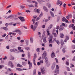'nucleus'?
I'll use <instances>...</instances> for the list:
<instances>
[{
	"label": "nucleus",
	"instance_id": "1",
	"mask_svg": "<svg viewBox=\"0 0 75 75\" xmlns=\"http://www.w3.org/2000/svg\"><path fill=\"white\" fill-rule=\"evenodd\" d=\"M46 31L48 35H50V36L49 37V43H52V38H53L52 35H50L51 34L50 33V31L48 30V29H47Z\"/></svg>",
	"mask_w": 75,
	"mask_h": 75
},
{
	"label": "nucleus",
	"instance_id": "2",
	"mask_svg": "<svg viewBox=\"0 0 75 75\" xmlns=\"http://www.w3.org/2000/svg\"><path fill=\"white\" fill-rule=\"evenodd\" d=\"M46 56H47V52H46V51H44L43 54H42V59H45V58Z\"/></svg>",
	"mask_w": 75,
	"mask_h": 75
},
{
	"label": "nucleus",
	"instance_id": "3",
	"mask_svg": "<svg viewBox=\"0 0 75 75\" xmlns=\"http://www.w3.org/2000/svg\"><path fill=\"white\" fill-rule=\"evenodd\" d=\"M18 18L21 21L23 22V21H25V20L24 19V18L22 17H18Z\"/></svg>",
	"mask_w": 75,
	"mask_h": 75
},
{
	"label": "nucleus",
	"instance_id": "4",
	"mask_svg": "<svg viewBox=\"0 0 75 75\" xmlns=\"http://www.w3.org/2000/svg\"><path fill=\"white\" fill-rule=\"evenodd\" d=\"M62 21H65V22L67 23H69V22L68 21V20L65 18L64 17L62 18Z\"/></svg>",
	"mask_w": 75,
	"mask_h": 75
},
{
	"label": "nucleus",
	"instance_id": "5",
	"mask_svg": "<svg viewBox=\"0 0 75 75\" xmlns=\"http://www.w3.org/2000/svg\"><path fill=\"white\" fill-rule=\"evenodd\" d=\"M31 28L32 29H33V31H35V29H36V26H33V25H31Z\"/></svg>",
	"mask_w": 75,
	"mask_h": 75
},
{
	"label": "nucleus",
	"instance_id": "6",
	"mask_svg": "<svg viewBox=\"0 0 75 75\" xmlns=\"http://www.w3.org/2000/svg\"><path fill=\"white\" fill-rule=\"evenodd\" d=\"M28 64L29 65V67L30 69H31V67H32V63L30 62V60L28 61Z\"/></svg>",
	"mask_w": 75,
	"mask_h": 75
},
{
	"label": "nucleus",
	"instance_id": "7",
	"mask_svg": "<svg viewBox=\"0 0 75 75\" xmlns=\"http://www.w3.org/2000/svg\"><path fill=\"white\" fill-rule=\"evenodd\" d=\"M64 30V26L62 25H61L59 29V31H62Z\"/></svg>",
	"mask_w": 75,
	"mask_h": 75
},
{
	"label": "nucleus",
	"instance_id": "8",
	"mask_svg": "<svg viewBox=\"0 0 75 75\" xmlns=\"http://www.w3.org/2000/svg\"><path fill=\"white\" fill-rule=\"evenodd\" d=\"M17 51V49H13L10 50V51L13 52H16V51Z\"/></svg>",
	"mask_w": 75,
	"mask_h": 75
},
{
	"label": "nucleus",
	"instance_id": "9",
	"mask_svg": "<svg viewBox=\"0 0 75 75\" xmlns=\"http://www.w3.org/2000/svg\"><path fill=\"white\" fill-rule=\"evenodd\" d=\"M43 10L44 11H45L47 13L48 12V9L45 6H43Z\"/></svg>",
	"mask_w": 75,
	"mask_h": 75
},
{
	"label": "nucleus",
	"instance_id": "10",
	"mask_svg": "<svg viewBox=\"0 0 75 75\" xmlns=\"http://www.w3.org/2000/svg\"><path fill=\"white\" fill-rule=\"evenodd\" d=\"M34 11L35 13H40V9H38L37 8H35L34 10Z\"/></svg>",
	"mask_w": 75,
	"mask_h": 75
},
{
	"label": "nucleus",
	"instance_id": "11",
	"mask_svg": "<svg viewBox=\"0 0 75 75\" xmlns=\"http://www.w3.org/2000/svg\"><path fill=\"white\" fill-rule=\"evenodd\" d=\"M60 44L62 46L64 44V40L62 39H61L60 41Z\"/></svg>",
	"mask_w": 75,
	"mask_h": 75
},
{
	"label": "nucleus",
	"instance_id": "12",
	"mask_svg": "<svg viewBox=\"0 0 75 75\" xmlns=\"http://www.w3.org/2000/svg\"><path fill=\"white\" fill-rule=\"evenodd\" d=\"M42 14H40V15H39V17H38L36 19V21H38V20H40V18H41V17H41L42 16Z\"/></svg>",
	"mask_w": 75,
	"mask_h": 75
},
{
	"label": "nucleus",
	"instance_id": "13",
	"mask_svg": "<svg viewBox=\"0 0 75 75\" xmlns=\"http://www.w3.org/2000/svg\"><path fill=\"white\" fill-rule=\"evenodd\" d=\"M35 59H36L35 58H33V62L34 65H36V64H35Z\"/></svg>",
	"mask_w": 75,
	"mask_h": 75
},
{
	"label": "nucleus",
	"instance_id": "14",
	"mask_svg": "<svg viewBox=\"0 0 75 75\" xmlns=\"http://www.w3.org/2000/svg\"><path fill=\"white\" fill-rule=\"evenodd\" d=\"M51 56L52 58H54L55 57V53H54L53 52V53L51 54Z\"/></svg>",
	"mask_w": 75,
	"mask_h": 75
},
{
	"label": "nucleus",
	"instance_id": "15",
	"mask_svg": "<svg viewBox=\"0 0 75 75\" xmlns=\"http://www.w3.org/2000/svg\"><path fill=\"white\" fill-rule=\"evenodd\" d=\"M56 41H57V39L56 38H54L53 39V40H52V43H54V42H55V41L56 42Z\"/></svg>",
	"mask_w": 75,
	"mask_h": 75
},
{
	"label": "nucleus",
	"instance_id": "16",
	"mask_svg": "<svg viewBox=\"0 0 75 75\" xmlns=\"http://www.w3.org/2000/svg\"><path fill=\"white\" fill-rule=\"evenodd\" d=\"M30 40L31 43H33V38L32 37H30Z\"/></svg>",
	"mask_w": 75,
	"mask_h": 75
},
{
	"label": "nucleus",
	"instance_id": "17",
	"mask_svg": "<svg viewBox=\"0 0 75 75\" xmlns=\"http://www.w3.org/2000/svg\"><path fill=\"white\" fill-rule=\"evenodd\" d=\"M52 26H53V25H52V24H51L49 26V27L48 28V30H50V29H51V28L52 27Z\"/></svg>",
	"mask_w": 75,
	"mask_h": 75
},
{
	"label": "nucleus",
	"instance_id": "18",
	"mask_svg": "<svg viewBox=\"0 0 75 75\" xmlns=\"http://www.w3.org/2000/svg\"><path fill=\"white\" fill-rule=\"evenodd\" d=\"M61 1L59 0L57 1V5H59V4H60V3H61Z\"/></svg>",
	"mask_w": 75,
	"mask_h": 75
},
{
	"label": "nucleus",
	"instance_id": "19",
	"mask_svg": "<svg viewBox=\"0 0 75 75\" xmlns=\"http://www.w3.org/2000/svg\"><path fill=\"white\" fill-rule=\"evenodd\" d=\"M43 42L44 43H46L47 42V40H46V38L44 37L43 39Z\"/></svg>",
	"mask_w": 75,
	"mask_h": 75
},
{
	"label": "nucleus",
	"instance_id": "20",
	"mask_svg": "<svg viewBox=\"0 0 75 75\" xmlns=\"http://www.w3.org/2000/svg\"><path fill=\"white\" fill-rule=\"evenodd\" d=\"M60 37L61 38H64V35L62 33H61L60 35Z\"/></svg>",
	"mask_w": 75,
	"mask_h": 75
},
{
	"label": "nucleus",
	"instance_id": "21",
	"mask_svg": "<svg viewBox=\"0 0 75 75\" xmlns=\"http://www.w3.org/2000/svg\"><path fill=\"white\" fill-rule=\"evenodd\" d=\"M55 67V65L54 64H53L52 66V70L54 69Z\"/></svg>",
	"mask_w": 75,
	"mask_h": 75
},
{
	"label": "nucleus",
	"instance_id": "22",
	"mask_svg": "<svg viewBox=\"0 0 75 75\" xmlns=\"http://www.w3.org/2000/svg\"><path fill=\"white\" fill-rule=\"evenodd\" d=\"M8 18H10L11 19L12 18H14V16H13V15H11L8 16Z\"/></svg>",
	"mask_w": 75,
	"mask_h": 75
},
{
	"label": "nucleus",
	"instance_id": "23",
	"mask_svg": "<svg viewBox=\"0 0 75 75\" xmlns=\"http://www.w3.org/2000/svg\"><path fill=\"white\" fill-rule=\"evenodd\" d=\"M17 67H20V68H21V67H23L22 65H21L19 64H18L17 65Z\"/></svg>",
	"mask_w": 75,
	"mask_h": 75
},
{
	"label": "nucleus",
	"instance_id": "24",
	"mask_svg": "<svg viewBox=\"0 0 75 75\" xmlns=\"http://www.w3.org/2000/svg\"><path fill=\"white\" fill-rule=\"evenodd\" d=\"M45 61L46 64H48V58H47L46 57L45 58Z\"/></svg>",
	"mask_w": 75,
	"mask_h": 75
},
{
	"label": "nucleus",
	"instance_id": "25",
	"mask_svg": "<svg viewBox=\"0 0 75 75\" xmlns=\"http://www.w3.org/2000/svg\"><path fill=\"white\" fill-rule=\"evenodd\" d=\"M55 73H56V74H59V70L55 69Z\"/></svg>",
	"mask_w": 75,
	"mask_h": 75
},
{
	"label": "nucleus",
	"instance_id": "26",
	"mask_svg": "<svg viewBox=\"0 0 75 75\" xmlns=\"http://www.w3.org/2000/svg\"><path fill=\"white\" fill-rule=\"evenodd\" d=\"M51 15L52 17H54V13L52 12L51 11L50 12Z\"/></svg>",
	"mask_w": 75,
	"mask_h": 75
},
{
	"label": "nucleus",
	"instance_id": "27",
	"mask_svg": "<svg viewBox=\"0 0 75 75\" xmlns=\"http://www.w3.org/2000/svg\"><path fill=\"white\" fill-rule=\"evenodd\" d=\"M16 70H17L18 71H23V69L20 68H16Z\"/></svg>",
	"mask_w": 75,
	"mask_h": 75
},
{
	"label": "nucleus",
	"instance_id": "28",
	"mask_svg": "<svg viewBox=\"0 0 75 75\" xmlns=\"http://www.w3.org/2000/svg\"><path fill=\"white\" fill-rule=\"evenodd\" d=\"M37 1L39 3H42V0H37Z\"/></svg>",
	"mask_w": 75,
	"mask_h": 75
},
{
	"label": "nucleus",
	"instance_id": "29",
	"mask_svg": "<svg viewBox=\"0 0 75 75\" xmlns=\"http://www.w3.org/2000/svg\"><path fill=\"white\" fill-rule=\"evenodd\" d=\"M25 50H27V51L30 50V48L28 47H25Z\"/></svg>",
	"mask_w": 75,
	"mask_h": 75
},
{
	"label": "nucleus",
	"instance_id": "30",
	"mask_svg": "<svg viewBox=\"0 0 75 75\" xmlns=\"http://www.w3.org/2000/svg\"><path fill=\"white\" fill-rule=\"evenodd\" d=\"M21 31L19 30H16L15 31H14V32H16V33H19Z\"/></svg>",
	"mask_w": 75,
	"mask_h": 75
},
{
	"label": "nucleus",
	"instance_id": "31",
	"mask_svg": "<svg viewBox=\"0 0 75 75\" xmlns=\"http://www.w3.org/2000/svg\"><path fill=\"white\" fill-rule=\"evenodd\" d=\"M74 26V24H72L70 25L69 26V28H71V27H72Z\"/></svg>",
	"mask_w": 75,
	"mask_h": 75
},
{
	"label": "nucleus",
	"instance_id": "32",
	"mask_svg": "<svg viewBox=\"0 0 75 75\" xmlns=\"http://www.w3.org/2000/svg\"><path fill=\"white\" fill-rule=\"evenodd\" d=\"M3 29H4V30L6 31H7V30H8V28H7L6 27H3Z\"/></svg>",
	"mask_w": 75,
	"mask_h": 75
},
{
	"label": "nucleus",
	"instance_id": "33",
	"mask_svg": "<svg viewBox=\"0 0 75 75\" xmlns=\"http://www.w3.org/2000/svg\"><path fill=\"white\" fill-rule=\"evenodd\" d=\"M36 71L35 69L33 71V75H35V74H36Z\"/></svg>",
	"mask_w": 75,
	"mask_h": 75
},
{
	"label": "nucleus",
	"instance_id": "34",
	"mask_svg": "<svg viewBox=\"0 0 75 75\" xmlns=\"http://www.w3.org/2000/svg\"><path fill=\"white\" fill-rule=\"evenodd\" d=\"M41 72L42 74H45V72H44V70H43V69H41Z\"/></svg>",
	"mask_w": 75,
	"mask_h": 75
},
{
	"label": "nucleus",
	"instance_id": "35",
	"mask_svg": "<svg viewBox=\"0 0 75 75\" xmlns=\"http://www.w3.org/2000/svg\"><path fill=\"white\" fill-rule=\"evenodd\" d=\"M52 34L54 37H57V34L56 33H53Z\"/></svg>",
	"mask_w": 75,
	"mask_h": 75
},
{
	"label": "nucleus",
	"instance_id": "36",
	"mask_svg": "<svg viewBox=\"0 0 75 75\" xmlns=\"http://www.w3.org/2000/svg\"><path fill=\"white\" fill-rule=\"evenodd\" d=\"M39 23V22H37L36 23H35V25H36V27H37L38 26V24Z\"/></svg>",
	"mask_w": 75,
	"mask_h": 75
},
{
	"label": "nucleus",
	"instance_id": "37",
	"mask_svg": "<svg viewBox=\"0 0 75 75\" xmlns=\"http://www.w3.org/2000/svg\"><path fill=\"white\" fill-rule=\"evenodd\" d=\"M22 65H24V66L26 65V63H25L24 62H23L22 63Z\"/></svg>",
	"mask_w": 75,
	"mask_h": 75
},
{
	"label": "nucleus",
	"instance_id": "38",
	"mask_svg": "<svg viewBox=\"0 0 75 75\" xmlns=\"http://www.w3.org/2000/svg\"><path fill=\"white\" fill-rule=\"evenodd\" d=\"M56 42L57 43L58 45H59V44L60 43L59 41V40H56Z\"/></svg>",
	"mask_w": 75,
	"mask_h": 75
},
{
	"label": "nucleus",
	"instance_id": "39",
	"mask_svg": "<svg viewBox=\"0 0 75 75\" xmlns=\"http://www.w3.org/2000/svg\"><path fill=\"white\" fill-rule=\"evenodd\" d=\"M28 7H34V6L32 5H28Z\"/></svg>",
	"mask_w": 75,
	"mask_h": 75
},
{
	"label": "nucleus",
	"instance_id": "40",
	"mask_svg": "<svg viewBox=\"0 0 75 75\" xmlns=\"http://www.w3.org/2000/svg\"><path fill=\"white\" fill-rule=\"evenodd\" d=\"M28 42H29L28 40H27L25 41L26 44V45H28Z\"/></svg>",
	"mask_w": 75,
	"mask_h": 75
},
{
	"label": "nucleus",
	"instance_id": "41",
	"mask_svg": "<svg viewBox=\"0 0 75 75\" xmlns=\"http://www.w3.org/2000/svg\"><path fill=\"white\" fill-rule=\"evenodd\" d=\"M9 64H8V65H9V64H10L11 65V64H12L13 63H12V62L10 61L8 62Z\"/></svg>",
	"mask_w": 75,
	"mask_h": 75
},
{
	"label": "nucleus",
	"instance_id": "42",
	"mask_svg": "<svg viewBox=\"0 0 75 75\" xmlns=\"http://www.w3.org/2000/svg\"><path fill=\"white\" fill-rule=\"evenodd\" d=\"M12 58H10V60H14V57H11Z\"/></svg>",
	"mask_w": 75,
	"mask_h": 75
},
{
	"label": "nucleus",
	"instance_id": "43",
	"mask_svg": "<svg viewBox=\"0 0 75 75\" xmlns=\"http://www.w3.org/2000/svg\"><path fill=\"white\" fill-rule=\"evenodd\" d=\"M56 68H57V69H59V67L58 65H56Z\"/></svg>",
	"mask_w": 75,
	"mask_h": 75
},
{
	"label": "nucleus",
	"instance_id": "44",
	"mask_svg": "<svg viewBox=\"0 0 75 75\" xmlns=\"http://www.w3.org/2000/svg\"><path fill=\"white\" fill-rule=\"evenodd\" d=\"M66 39L67 40H69V38L68 36H66Z\"/></svg>",
	"mask_w": 75,
	"mask_h": 75
},
{
	"label": "nucleus",
	"instance_id": "45",
	"mask_svg": "<svg viewBox=\"0 0 75 75\" xmlns=\"http://www.w3.org/2000/svg\"><path fill=\"white\" fill-rule=\"evenodd\" d=\"M4 67V66L3 65H0V69H2V68Z\"/></svg>",
	"mask_w": 75,
	"mask_h": 75
},
{
	"label": "nucleus",
	"instance_id": "46",
	"mask_svg": "<svg viewBox=\"0 0 75 75\" xmlns=\"http://www.w3.org/2000/svg\"><path fill=\"white\" fill-rule=\"evenodd\" d=\"M8 71H9V72L11 71V69L10 68H8Z\"/></svg>",
	"mask_w": 75,
	"mask_h": 75
},
{
	"label": "nucleus",
	"instance_id": "47",
	"mask_svg": "<svg viewBox=\"0 0 75 75\" xmlns=\"http://www.w3.org/2000/svg\"><path fill=\"white\" fill-rule=\"evenodd\" d=\"M37 57H36V54L35 53L34 56V58H35L36 59Z\"/></svg>",
	"mask_w": 75,
	"mask_h": 75
},
{
	"label": "nucleus",
	"instance_id": "48",
	"mask_svg": "<svg viewBox=\"0 0 75 75\" xmlns=\"http://www.w3.org/2000/svg\"><path fill=\"white\" fill-rule=\"evenodd\" d=\"M37 51L38 52H40V49L38 48L37 49Z\"/></svg>",
	"mask_w": 75,
	"mask_h": 75
},
{
	"label": "nucleus",
	"instance_id": "49",
	"mask_svg": "<svg viewBox=\"0 0 75 75\" xmlns=\"http://www.w3.org/2000/svg\"><path fill=\"white\" fill-rule=\"evenodd\" d=\"M21 7L22 8H25V6H21Z\"/></svg>",
	"mask_w": 75,
	"mask_h": 75
},
{
	"label": "nucleus",
	"instance_id": "50",
	"mask_svg": "<svg viewBox=\"0 0 75 75\" xmlns=\"http://www.w3.org/2000/svg\"><path fill=\"white\" fill-rule=\"evenodd\" d=\"M62 51H63V52H64V53L65 52V49L64 48L63 49Z\"/></svg>",
	"mask_w": 75,
	"mask_h": 75
},
{
	"label": "nucleus",
	"instance_id": "51",
	"mask_svg": "<svg viewBox=\"0 0 75 75\" xmlns=\"http://www.w3.org/2000/svg\"><path fill=\"white\" fill-rule=\"evenodd\" d=\"M8 23H6L5 24V26L6 27H8Z\"/></svg>",
	"mask_w": 75,
	"mask_h": 75
},
{
	"label": "nucleus",
	"instance_id": "52",
	"mask_svg": "<svg viewBox=\"0 0 75 75\" xmlns=\"http://www.w3.org/2000/svg\"><path fill=\"white\" fill-rule=\"evenodd\" d=\"M55 60H56L57 63H58V59H57V58H55Z\"/></svg>",
	"mask_w": 75,
	"mask_h": 75
},
{
	"label": "nucleus",
	"instance_id": "53",
	"mask_svg": "<svg viewBox=\"0 0 75 75\" xmlns=\"http://www.w3.org/2000/svg\"><path fill=\"white\" fill-rule=\"evenodd\" d=\"M72 60L73 61H75V56L73 58Z\"/></svg>",
	"mask_w": 75,
	"mask_h": 75
},
{
	"label": "nucleus",
	"instance_id": "54",
	"mask_svg": "<svg viewBox=\"0 0 75 75\" xmlns=\"http://www.w3.org/2000/svg\"><path fill=\"white\" fill-rule=\"evenodd\" d=\"M7 59V57L6 56H5L3 58V59L4 60H5Z\"/></svg>",
	"mask_w": 75,
	"mask_h": 75
},
{
	"label": "nucleus",
	"instance_id": "55",
	"mask_svg": "<svg viewBox=\"0 0 75 75\" xmlns=\"http://www.w3.org/2000/svg\"><path fill=\"white\" fill-rule=\"evenodd\" d=\"M14 67V64H12L11 65V68H13V67Z\"/></svg>",
	"mask_w": 75,
	"mask_h": 75
},
{
	"label": "nucleus",
	"instance_id": "56",
	"mask_svg": "<svg viewBox=\"0 0 75 75\" xmlns=\"http://www.w3.org/2000/svg\"><path fill=\"white\" fill-rule=\"evenodd\" d=\"M42 27L43 28H45V25H43L42 26Z\"/></svg>",
	"mask_w": 75,
	"mask_h": 75
},
{
	"label": "nucleus",
	"instance_id": "57",
	"mask_svg": "<svg viewBox=\"0 0 75 75\" xmlns=\"http://www.w3.org/2000/svg\"><path fill=\"white\" fill-rule=\"evenodd\" d=\"M6 34H4L2 35V37H6Z\"/></svg>",
	"mask_w": 75,
	"mask_h": 75
},
{
	"label": "nucleus",
	"instance_id": "58",
	"mask_svg": "<svg viewBox=\"0 0 75 75\" xmlns=\"http://www.w3.org/2000/svg\"><path fill=\"white\" fill-rule=\"evenodd\" d=\"M26 11L27 13H30V11L29 10H26Z\"/></svg>",
	"mask_w": 75,
	"mask_h": 75
},
{
	"label": "nucleus",
	"instance_id": "59",
	"mask_svg": "<svg viewBox=\"0 0 75 75\" xmlns=\"http://www.w3.org/2000/svg\"><path fill=\"white\" fill-rule=\"evenodd\" d=\"M11 5L8 6L7 7H6V8H9V7H11Z\"/></svg>",
	"mask_w": 75,
	"mask_h": 75
},
{
	"label": "nucleus",
	"instance_id": "60",
	"mask_svg": "<svg viewBox=\"0 0 75 75\" xmlns=\"http://www.w3.org/2000/svg\"><path fill=\"white\" fill-rule=\"evenodd\" d=\"M18 15H19V16H21V15H22V14L21 13H20L19 12H18Z\"/></svg>",
	"mask_w": 75,
	"mask_h": 75
},
{
	"label": "nucleus",
	"instance_id": "61",
	"mask_svg": "<svg viewBox=\"0 0 75 75\" xmlns=\"http://www.w3.org/2000/svg\"><path fill=\"white\" fill-rule=\"evenodd\" d=\"M59 26H57L56 27V29L57 30H58V29H59Z\"/></svg>",
	"mask_w": 75,
	"mask_h": 75
},
{
	"label": "nucleus",
	"instance_id": "62",
	"mask_svg": "<svg viewBox=\"0 0 75 75\" xmlns=\"http://www.w3.org/2000/svg\"><path fill=\"white\" fill-rule=\"evenodd\" d=\"M49 47H52V44L51 43L49 45Z\"/></svg>",
	"mask_w": 75,
	"mask_h": 75
},
{
	"label": "nucleus",
	"instance_id": "63",
	"mask_svg": "<svg viewBox=\"0 0 75 75\" xmlns=\"http://www.w3.org/2000/svg\"><path fill=\"white\" fill-rule=\"evenodd\" d=\"M67 71H70V69H69V68L67 67Z\"/></svg>",
	"mask_w": 75,
	"mask_h": 75
},
{
	"label": "nucleus",
	"instance_id": "64",
	"mask_svg": "<svg viewBox=\"0 0 75 75\" xmlns=\"http://www.w3.org/2000/svg\"><path fill=\"white\" fill-rule=\"evenodd\" d=\"M72 29L73 30H75V26H74L73 28Z\"/></svg>",
	"mask_w": 75,
	"mask_h": 75
}]
</instances>
